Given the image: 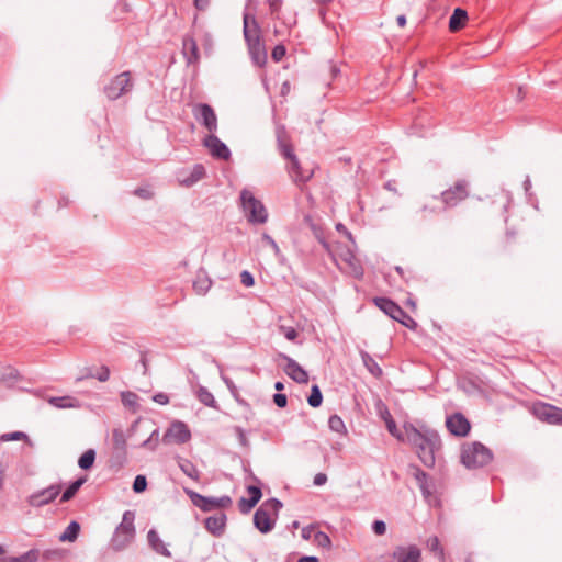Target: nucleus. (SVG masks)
<instances>
[{"instance_id": "1", "label": "nucleus", "mask_w": 562, "mask_h": 562, "mask_svg": "<svg viewBox=\"0 0 562 562\" xmlns=\"http://www.w3.org/2000/svg\"><path fill=\"white\" fill-rule=\"evenodd\" d=\"M276 137L280 155L288 160L286 170L291 179L295 183H304L308 181L313 177L314 171L312 168H304L301 166V162L294 153L290 135L283 125L277 127Z\"/></svg>"}, {"instance_id": "2", "label": "nucleus", "mask_w": 562, "mask_h": 562, "mask_svg": "<svg viewBox=\"0 0 562 562\" xmlns=\"http://www.w3.org/2000/svg\"><path fill=\"white\" fill-rule=\"evenodd\" d=\"M408 439L415 447L423 464L428 468L434 467L442 446L438 432L434 430L419 431L413 428L412 432L408 435Z\"/></svg>"}, {"instance_id": "3", "label": "nucleus", "mask_w": 562, "mask_h": 562, "mask_svg": "<svg viewBox=\"0 0 562 562\" xmlns=\"http://www.w3.org/2000/svg\"><path fill=\"white\" fill-rule=\"evenodd\" d=\"M282 503L278 498L265 501L254 514V525L261 533L270 532L278 519Z\"/></svg>"}, {"instance_id": "4", "label": "nucleus", "mask_w": 562, "mask_h": 562, "mask_svg": "<svg viewBox=\"0 0 562 562\" xmlns=\"http://www.w3.org/2000/svg\"><path fill=\"white\" fill-rule=\"evenodd\" d=\"M492 460V451L481 442L475 441L462 447L461 461L468 469L485 467Z\"/></svg>"}, {"instance_id": "5", "label": "nucleus", "mask_w": 562, "mask_h": 562, "mask_svg": "<svg viewBox=\"0 0 562 562\" xmlns=\"http://www.w3.org/2000/svg\"><path fill=\"white\" fill-rule=\"evenodd\" d=\"M243 211L248 222L254 224H263L267 222L268 213L265 205L257 200L254 194L244 189L240 193Z\"/></svg>"}, {"instance_id": "6", "label": "nucleus", "mask_w": 562, "mask_h": 562, "mask_svg": "<svg viewBox=\"0 0 562 562\" xmlns=\"http://www.w3.org/2000/svg\"><path fill=\"white\" fill-rule=\"evenodd\" d=\"M375 305L389 315L392 319L400 322L408 329L415 330L417 328L416 321L411 317L398 304L387 297H375Z\"/></svg>"}, {"instance_id": "7", "label": "nucleus", "mask_w": 562, "mask_h": 562, "mask_svg": "<svg viewBox=\"0 0 562 562\" xmlns=\"http://www.w3.org/2000/svg\"><path fill=\"white\" fill-rule=\"evenodd\" d=\"M470 194V184L465 179L457 180L453 186L446 189L440 194L442 210L456 207L464 201Z\"/></svg>"}, {"instance_id": "8", "label": "nucleus", "mask_w": 562, "mask_h": 562, "mask_svg": "<svg viewBox=\"0 0 562 562\" xmlns=\"http://www.w3.org/2000/svg\"><path fill=\"white\" fill-rule=\"evenodd\" d=\"M133 87L134 82L131 71H123L104 86L103 92L109 100L114 101L131 92Z\"/></svg>"}, {"instance_id": "9", "label": "nucleus", "mask_w": 562, "mask_h": 562, "mask_svg": "<svg viewBox=\"0 0 562 562\" xmlns=\"http://www.w3.org/2000/svg\"><path fill=\"white\" fill-rule=\"evenodd\" d=\"M533 416L547 424L562 426V408L549 403L538 402L532 405Z\"/></svg>"}, {"instance_id": "10", "label": "nucleus", "mask_w": 562, "mask_h": 562, "mask_svg": "<svg viewBox=\"0 0 562 562\" xmlns=\"http://www.w3.org/2000/svg\"><path fill=\"white\" fill-rule=\"evenodd\" d=\"M195 120L209 132L216 133L217 116L213 108L206 103H198L192 109Z\"/></svg>"}, {"instance_id": "11", "label": "nucleus", "mask_w": 562, "mask_h": 562, "mask_svg": "<svg viewBox=\"0 0 562 562\" xmlns=\"http://www.w3.org/2000/svg\"><path fill=\"white\" fill-rule=\"evenodd\" d=\"M191 503L202 512H212L217 508H226L232 505V498L228 495L222 497H206L203 494H188Z\"/></svg>"}, {"instance_id": "12", "label": "nucleus", "mask_w": 562, "mask_h": 562, "mask_svg": "<svg viewBox=\"0 0 562 562\" xmlns=\"http://www.w3.org/2000/svg\"><path fill=\"white\" fill-rule=\"evenodd\" d=\"M191 438V432L183 422L176 420L162 436L164 443H186Z\"/></svg>"}, {"instance_id": "13", "label": "nucleus", "mask_w": 562, "mask_h": 562, "mask_svg": "<svg viewBox=\"0 0 562 562\" xmlns=\"http://www.w3.org/2000/svg\"><path fill=\"white\" fill-rule=\"evenodd\" d=\"M136 529L117 526L111 538V548L114 551H122L127 548L135 539Z\"/></svg>"}, {"instance_id": "14", "label": "nucleus", "mask_w": 562, "mask_h": 562, "mask_svg": "<svg viewBox=\"0 0 562 562\" xmlns=\"http://www.w3.org/2000/svg\"><path fill=\"white\" fill-rule=\"evenodd\" d=\"M279 357L285 361L283 370L293 381L300 384L308 382L307 372L294 359L284 353H280Z\"/></svg>"}, {"instance_id": "15", "label": "nucleus", "mask_w": 562, "mask_h": 562, "mask_svg": "<svg viewBox=\"0 0 562 562\" xmlns=\"http://www.w3.org/2000/svg\"><path fill=\"white\" fill-rule=\"evenodd\" d=\"M203 145L209 149L211 155L217 159L227 160L231 157L228 147L215 135V133H211L205 136Z\"/></svg>"}, {"instance_id": "16", "label": "nucleus", "mask_w": 562, "mask_h": 562, "mask_svg": "<svg viewBox=\"0 0 562 562\" xmlns=\"http://www.w3.org/2000/svg\"><path fill=\"white\" fill-rule=\"evenodd\" d=\"M392 558L396 562H422V551L415 544L397 546L392 553Z\"/></svg>"}, {"instance_id": "17", "label": "nucleus", "mask_w": 562, "mask_h": 562, "mask_svg": "<svg viewBox=\"0 0 562 562\" xmlns=\"http://www.w3.org/2000/svg\"><path fill=\"white\" fill-rule=\"evenodd\" d=\"M244 37L247 43V46L260 43V26L254 15L248 13L244 14Z\"/></svg>"}, {"instance_id": "18", "label": "nucleus", "mask_w": 562, "mask_h": 562, "mask_svg": "<svg viewBox=\"0 0 562 562\" xmlns=\"http://www.w3.org/2000/svg\"><path fill=\"white\" fill-rule=\"evenodd\" d=\"M448 430L456 436L464 437L469 434L471 426L469 420L461 414L454 413L446 420Z\"/></svg>"}, {"instance_id": "19", "label": "nucleus", "mask_w": 562, "mask_h": 562, "mask_svg": "<svg viewBox=\"0 0 562 562\" xmlns=\"http://www.w3.org/2000/svg\"><path fill=\"white\" fill-rule=\"evenodd\" d=\"M437 201L438 196L436 195H432L426 201H424L414 213L415 220L418 222H425L430 216L439 213L442 210V207L438 205Z\"/></svg>"}, {"instance_id": "20", "label": "nucleus", "mask_w": 562, "mask_h": 562, "mask_svg": "<svg viewBox=\"0 0 562 562\" xmlns=\"http://www.w3.org/2000/svg\"><path fill=\"white\" fill-rule=\"evenodd\" d=\"M87 479H88L87 475L82 474L69 483L59 482V483L50 484L48 487L42 490L41 492H47V493L78 492V490L87 482Z\"/></svg>"}, {"instance_id": "21", "label": "nucleus", "mask_w": 562, "mask_h": 562, "mask_svg": "<svg viewBox=\"0 0 562 562\" xmlns=\"http://www.w3.org/2000/svg\"><path fill=\"white\" fill-rule=\"evenodd\" d=\"M182 54L188 65L198 64L200 54L196 41L191 35H184L182 40Z\"/></svg>"}, {"instance_id": "22", "label": "nucleus", "mask_w": 562, "mask_h": 562, "mask_svg": "<svg viewBox=\"0 0 562 562\" xmlns=\"http://www.w3.org/2000/svg\"><path fill=\"white\" fill-rule=\"evenodd\" d=\"M226 519V515L223 513L210 516L205 519L204 527L214 537H221L225 531Z\"/></svg>"}, {"instance_id": "23", "label": "nucleus", "mask_w": 562, "mask_h": 562, "mask_svg": "<svg viewBox=\"0 0 562 562\" xmlns=\"http://www.w3.org/2000/svg\"><path fill=\"white\" fill-rule=\"evenodd\" d=\"M147 540H148V546L156 553H158V554H160L162 557H166V558H170L171 557L170 551L168 550V548L166 547L164 541L160 539L158 532L155 529H150L148 531Z\"/></svg>"}, {"instance_id": "24", "label": "nucleus", "mask_w": 562, "mask_h": 562, "mask_svg": "<svg viewBox=\"0 0 562 562\" xmlns=\"http://www.w3.org/2000/svg\"><path fill=\"white\" fill-rule=\"evenodd\" d=\"M47 402L60 409L65 408H79L80 402L78 398L70 396V395H64V396H50L47 398Z\"/></svg>"}, {"instance_id": "25", "label": "nucleus", "mask_w": 562, "mask_h": 562, "mask_svg": "<svg viewBox=\"0 0 562 562\" xmlns=\"http://www.w3.org/2000/svg\"><path fill=\"white\" fill-rule=\"evenodd\" d=\"M468 20V13L461 8H456L449 20V29L451 32L461 30Z\"/></svg>"}, {"instance_id": "26", "label": "nucleus", "mask_w": 562, "mask_h": 562, "mask_svg": "<svg viewBox=\"0 0 562 562\" xmlns=\"http://www.w3.org/2000/svg\"><path fill=\"white\" fill-rule=\"evenodd\" d=\"M248 50L255 65L261 67L267 63V52L261 42L249 45Z\"/></svg>"}, {"instance_id": "27", "label": "nucleus", "mask_w": 562, "mask_h": 562, "mask_svg": "<svg viewBox=\"0 0 562 562\" xmlns=\"http://www.w3.org/2000/svg\"><path fill=\"white\" fill-rule=\"evenodd\" d=\"M59 494H30L25 502L30 506L41 507L54 502Z\"/></svg>"}, {"instance_id": "28", "label": "nucleus", "mask_w": 562, "mask_h": 562, "mask_svg": "<svg viewBox=\"0 0 562 562\" xmlns=\"http://www.w3.org/2000/svg\"><path fill=\"white\" fill-rule=\"evenodd\" d=\"M40 557L37 549H30L25 553L19 557H4L0 559V562H36Z\"/></svg>"}, {"instance_id": "29", "label": "nucleus", "mask_w": 562, "mask_h": 562, "mask_svg": "<svg viewBox=\"0 0 562 562\" xmlns=\"http://www.w3.org/2000/svg\"><path fill=\"white\" fill-rule=\"evenodd\" d=\"M195 395L198 400L205 406L218 409L217 402L215 401L213 394L205 386L200 385Z\"/></svg>"}, {"instance_id": "30", "label": "nucleus", "mask_w": 562, "mask_h": 562, "mask_svg": "<svg viewBox=\"0 0 562 562\" xmlns=\"http://www.w3.org/2000/svg\"><path fill=\"white\" fill-rule=\"evenodd\" d=\"M361 360L364 364V367L368 369V371L379 378L382 375V369L378 364V362L367 352V351H360Z\"/></svg>"}, {"instance_id": "31", "label": "nucleus", "mask_w": 562, "mask_h": 562, "mask_svg": "<svg viewBox=\"0 0 562 562\" xmlns=\"http://www.w3.org/2000/svg\"><path fill=\"white\" fill-rule=\"evenodd\" d=\"M19 380V372L11 366L0 364V382L7 384L14 383Z\"/></svg>"}, {"instance_id": "32", "label": "nucleus", "mask_w": 562, "mask_h": 562, "mask_svg": "<svg viewBox=\"0 0 562 562\" xmlns=\"http://www.w3.org/2000/svg\"><path fill=\"white\" fill-rule=\"evenodd\" d=\"M206 175L205 168L201 164L193 166L190 176L183 180V184L187 187L193 186L198 181L202 180Z\"/></svg>"}, {"instance_id": "33", "label": "nucleus", "mask_w": 562, "mask_h": 562, "mask_svg": "<svg viewBox=\"0 0 562 562\" xmlns=\"http://www.w3.org/2000/svg\"><path fill=\"white\" fill-rule=\"evenodd\" d=\"M263 494H250L249 498L241 497L238 507L241 514H248L261 499Z\"/></svg>"}, {"instance_id": "34", "label": "nucleus", "mask_w": 562, "mask_h": 562, "mask_svg": "<svg viewBox=\"0 0 562 562\" xmlns=\"http://www.w3.org/2000/svg\"><path fill=\"white\" fill-rule=\"evenodd\" d=\"M411 474L415 477L417 486L422 492H430L428 485V475L418 467H411Z\"/></svg>"}, {"instance_id": "35", "label": "nucleus", "mask_w": 562, "mask_h": 562, "mask_svg": "<svg viewBox=\"0 0 562 562\" xmlns=\"http://www.w3.org/2000/svg\"><path fill=\"white\" fill-rule=\"evenodd\" d=\"M80 531V525L76 520L70 521L65 531L60 535V541L72 542L78 538Z\"/></svg>"}, {"instance_id": "36", "label": "nucleus", "mask_w": 562, "mask_h": 562, "mask_svg": "<svg viewBox=\"0 0 562 562\" xmlns=\"http://www.w3.org/2000/svg\"><path fill=\"white\" fill-rule=\"evenodd\" d=\"M212 281L204 274H198L193 282V289L199 295H204L211 288Z\"/></svg>"}, {"instance_id": "37", "label": "nucleus", "mask_w": 562, "mask_h": 562, "mask_svg": "<svg viewBox=\"0 0 562 562\" xmlns=\"http://www.w3.org/2000/svg\"><path fill=\"white\" fill-rule=\"evenodd\" d=\"M342 260L348 265V267L351 269L355 277L360 278L363 274L362 267L359 262V260L356 258V256L351 251H347Z\"/></svg>"}, {"instance_id": "38", "label": "nucleus", "mask_w": 562, "mask_h": 562, "mask_svg": "<svg viewBox=\"0 0 562 562\" xmlns=\"http://www.w3.org/2000/svg\"><path fill=\"white\" fill-rule=\"evenodd\" d=\"M95 460V451L93 449H88L83 452V454L78 460V465L82 470H89Z\"/></svg>"}, {"instance_id": "39", "label": "nucleus", "mask_w": 562, "mask_h": 562, "mask_svg": "<svg viewBox=\"0 0 562 562\" xmlns=\"http://www.w3.org/2000/svg\"><path fill=\"white\" fill-rule=\"evenodd\" d=\"M428 549L434 552L441 561L445 560V550L440 544V540L437 536H432L427 540Z\"/></svg>"}, {"instance_id": "40", "label": "nucleus", "mask_w": 562, "mask_h": 562, "mask_svg": "<svg viewBox=\"0 0 562 562\" xmlns=\"http://www.w3.org/2000/svg\"><path fill=\"white\" fill-rule=\"evenodd\" d=\"M94 378L100 382H106L110 378V369L106 366H102L97 373H92L90 370L85 375L77 379V381H81L83 379Z\"/></svg>"}, {"instance_id": "41", "label": "nucleus", "mask_w": 562, "mask_h": 562, "mask_svg": "<svg viewBox=\"0 0 562 562\" xmlns=\"http://www.w3.org/2000/svg\"><path fill=\"white\" fill-rule=\"evenodd\" d=\"M328 427L330 430L344 435L347 432L344 420L338 415H331L328 419Z\"/></svg>"}, {"instance_id": "42", "label": "nucleus", "mask_w": 562, "mask_h": 562, "mask_svg": "<svg viewBox=\"0 0 562 562\" xmlns=\"http://www.w3.org/2000/svg\"><path fill=\"white\" fill-rule=\"evenodd\" d=\"M313 541L316 546L324 548V549H330L331 547V540L327 533L324 531H316L313 535Z\"/></svg>"}, {"instance_id": "43", "label": "nucleus", "mask_w": 562, "mask_h": 562, "mask_svg": "<svg viewBox=\"0 0 562 562\" xmlns=\"http://www.w3.org/2000/svg\"><path fill=\"white\" fill-rule=\"evenodd\" d=\"M322 402H323V395H322V392H321L318 385H313L311 389V394L307 397L308 405L316 408V407L321 406Z\"/></svg>"}, {"instance_id": "44", "label": "nucleus", "mask_w": 562, "mask_h": 562, "mask_svg": "<svg viewBox=\"0 0 562 562\" xmlns=\"http://www.w3.org/2000/svg\"><path fill=\"white\" fill-rule=\"evenodd\" d=\"M381 416L384 419L386 428L390 431V434L393 436H398L396 423L394 422V419H393L392 415L390 414V412L387 411V408H384V411L381 412Z\"/></svg>"}, {"instance_id": "45", "label": "nucleus", "mask_w": 562, "mask_h": 562, "mask_svg": "<svg viewBox=\"0 0 562 562\" xmlns=\"http://www.w3.org/2000/svg\"><path fill=\"white\" fill-rule=\"evenodd\" d=\"M270 14L273 16V19L280 20V12L283 4L282 0H267Z\"/></svg>"}, {"instance_id": "46", "label": "nucleus", "mask_w": 562, "mask_h": 562, "mask_svg": "<svg viewBox=\"0 0 562 562\" xmlns=\"http://www.w3.org/2000/svg\"><path fill=\"white\" fill-rule=\"evenodd\" d=\"M122 403L128 407L137 406L138 396L133 392H123L121 394Z\"/></svg>"}, {"instance_id": "47", "label": "nucleus", "mask_w": 562, "mask_h": 562, "mask_svg": "<svg viewBox=\"0 0 562 562\" xmlns=\"http://www.w3.org/2000/svg\"><path fill=\"white\" fill-rule=\"evenodd\" d=\"M135 520V512L134 510H125L122 517V521L119 526H124L125 528L135 529L134 525Z\"/></svg>"}, {"instance_id": "48", "label": "nucleus", "mask_w": 562, "mask_h": 562, "mask_svg": "<svg viewBox=\"0 0 562 562\" xmlns=\"http://www.w3.org/2000/svg\"><path fill=\"white\" fill-rule=\"evenodd\" d=\"M1 441H12V440H29V436L22 431H13L3 434L0 437Z\"/></svg>"}, {"instance_id": "49", "label": "nucleus", "mask_w": 562, "mask_h": 562, "mask_svg": "<svg viewBox=\"0 0 562 562\" xmlns=\"http://www.w3.org/2000/svg\"><path fill=\"white\" fill-rule=\"evenodd\" d=\"M158 441H159V430L155 429V430L151 431L149 438L146 439L142 443V447H145V448L154 450L157 447Z\"/></svg>"}, {"instance_id": "50", "label": "nucleus", "mask_w": 562, "mask_h": 562, "mask_svg": "<svg viewBox=\"0 0 562 562\" xmlns=\"http://www.w3.org/2000/svg\"><path fill=\"white\" fill-rule=\"evenodd\" d=\"M279 330L290 341L295 340L299 336V333L294 327L281 325Z\"/></svg>"}, {"instance_id": "51", "label": "nucleus", "mask_w": 562, "mask_h": 562, "mask_svg": "<svg viewBox=\"0 0 562 562\" xmlns=\"http://www.w3.org/2000/svg\"><path fill=\"white\" fill-rule=\"evenodd\" d=\"M147 487V479L145 475H137L133 483V492H145Z\"/></svg>"}, {"instance_id": "52", "label": "nucleus", "mask_w": 562, "mask_h": 562, "mask_svg": "<svg viewBox=\"0 0 562 562\" xmlns=\"http://www.w3.org/2000/svg\"><path fill=\"white\" fill-rule=\"evenodd\" d=\"M181 469L182 471L190 477L192 479H196L198 475H199V471L194 468V465L192 463H190L189 461H186L184 463L181 464Z\"/></svg>"}, {"instance_id": "53", "label": "nucleus", "mask_w": 562, "mask_h": 562, "mask_svg": "<svg viewBox=\"0 0 562 562\" xmlns=\"http://www.w3.org/2000/svg\"><path fill=\"white\" fill-rule=\"evenodd\" d=\"M285 47L283 45H277L272 49L271 57L274 61H280L285 56Z\"/></svg>"}, {"instance_id": "54", "label": "nucleus", "mask_w": 562, "mask_h": 562, "mask_svg": "<svg viewBox=\"0 0 562 562\" xmlns=\"http://www.w3.org/2000/svg\"><path fill=\"white\" fill-rule=\"evenodd\" d=\"M240 282L249 288V286H252L255 284V279L252 277V274L247 271V270H244L241 273H240Z\"/></svg>"}, {"instance_id": "55", "label": "nucleus", "mask_w": 562, "mask_h": 562, "mask_svg": "<svg viewBox=\"0 0 562 562\" xmlns=\"http://www.w3.org/2000/svg\"><path fill=\"white\" fill-rule=\"evenodd\" d=\"M372 530L375 535L378 536H382L385 533L386 531V525L383 520H375L373 524H372Z\"/></svg>"}, {"instance_id": "56", "label": "nucleus", "mask_w": 562, "mask_h": 562, "mask_svg": "<svg viewBox=\"0 0 562 562\" xmlns=\"http://www.w3.org/2000/svg\"><path fill=\"white\" fill-rule=\"evenodd\" d=\"M262 240H263L267 245H269V246L273 249V251H274L276 254H279V252H280V248H279L278 244L274 241V239H273L269 234L263 233V234H262Z\"/></svg>"}, {"instance_id": "57", "label": "nucleus", "mask_w": 562, "mask_h": 562, "mask_svg": "<svg viewBox=\"0 0 562 562\" xmlns=\"http://www.w3.org/2000/svg\"><path fill=\"white\" fill-rule=\"evenodd\" d=\"M273 402L278 407L283 408L286 406L288 403L286 395L282 393H276L273 395Z\"/></svg>"}, {"instance_id": "58", "label": "nucleus", "mask_w": 562, "mask_h": 562, "mask_svg": "<svg viewBox=\"0 0 562 562\" xmlns=\"http://www.w3.org/2000/svg\"><path fill=\"white\" fill-rule=\"evenodd\" d=\"M314 528L315 526L314 525H308V526H305L302 528L301 530V536L304 540H310L313 538V531H314Z\"/></svg>"}, {"instance_id": "59", "label": "nucleus", "mask_w": 562, "mask_h": 562, "mask_svg": "<svg viewBox=\"0 0 562 562\" xmlns=\"http://www.w3.org/2000/svg\"><path fill=\"white\" fill-rule=\"evenodd\" d=\"M154 402L160 405H167L169 403V396L166 393H157L153 396Z\"/></svg>"}, {"instance_id": "60", "label": "nucleus", "mask_w": 562, "mask_h": 562, "mask_svg": "<svg viewBox=\"0 0 562 562\" xmlns=\"http://www.w3.org/2000/svg\"><path fill=\"white\" fill-rule=\"evenodd\" d=\"M134 194L145 200L150 199L153 196V193L149 190L142 188L136 189L134 191Z\"/></svg>"}, {"instance_id": "61", "label": "nucleus", "mask_w": 562, "mask_h": 562, "mask_svg": "<svg viewBox=\"0 0 562 562\" xmlns=\"http://www.w3.org/2000/svg\"><path fill=\"white\" fill-rule=\"evenodd\" d=\"M326 481H327V475L325 473H317L314 476V484L317 486L325 484Z\"/></svg>"}, {"instance_id": "62", "label": "nucleus", "mask_w": 562, "mask_h": 562, "mask_svg": "<svg viewBox=\"0 0 562 562\" xmlns=\"http://www.w3.org/2000/svg\"><path fill=\"white\" fill-rule=\"evenodd\" d=\"M193 3L198 10L203 11L209 7L210 0H193Z\"/></svg>"}, {"instance_id": "63", "label": "nucleus", "mask_w": 562, "mask_h": 562, "mask_svg": "<svg viewBox=\"0 0 562 562\" xmlns=\"http://www.w3.org/2000/svg\"><path fill=\"white\" fill-rule=\"evenodd\" d=\"M515 239V234L513 232H507L505 235L504 244L505 246H509Z\"/></svg>"}, {"instance_id": "64", "label": "nucleus", "mask_w": 562, "mask_h": 562, "mask_svg": "<svg viewBox=\"0 0 562 562\" xmlns=\"http://www.w3.org/2000/svg\"><path fill=\"white\" fill-rule=\"evenodd\" d=\"M297 562H319V560L314 555H304L300 558Z\"/></svg>"}]
</instances>
